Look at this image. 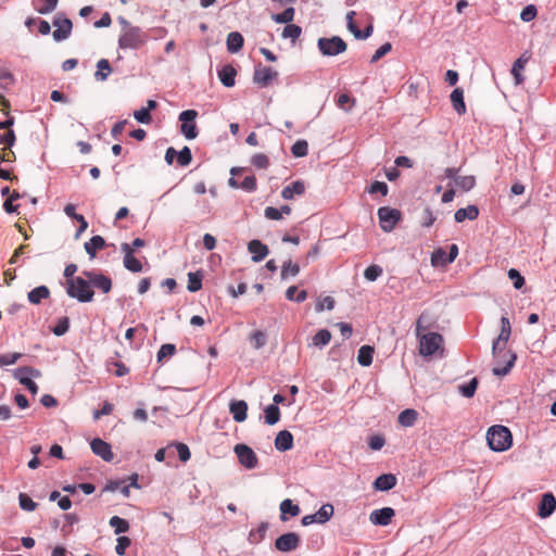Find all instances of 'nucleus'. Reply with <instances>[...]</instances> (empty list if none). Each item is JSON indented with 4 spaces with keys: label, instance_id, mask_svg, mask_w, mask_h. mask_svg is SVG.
<instances>
[{
    "label": "nucleus",
    "instance_id": "obj_1",
    "mask_svg": "<svg viewBox=\"0 0 556 556\" xmlns=\"http://www.w3.org/2000/svg\"><path fill=\"white\" fill-rule=\"evenodd\" d=\"M492 355L496 363L492 372L498 377L506 376L511 370L517 359V355L513 351L507 350L506 344L498 342H493Z\"/></svg>",
    "mask_w": 556,
    "mask_h": 556
},
{
    "label": "nucleus",
    "instance_id": "obj_2",
    "mask_svg": "<svg viewBox=\"0 0 556 556\" xmlns=\"http://www.w3.org/2000/svg\"><path fill=\"white\" fill-rule=\"evenodd\" d=\"M489 447L494 452L507 451L513 444L510 430L502 425H494L486 432Z\"/></svg>",
    "mask_w": 556,
    "mask_h": 556
},
{
    "label": "nucleus",
    "instance_id": "obj_3",
    "mask_svg": "<svg viewBox=\"0 0 556 556\" xmlns=\"http://www.w3.org/2000/svg\"><path fill=\"white\" fill-rule=\"evenodd\" d=\"M66 293L81 303L91 302L94 295L90 281L83 277L66 280Z\"/></svg>",
    "mask_w": 556,
    "mask_h": 556
},
{
    "label": "nucleus",
    "instance_id": "obj_4",
    "mask_svg": "<svg viewBox=\"0 0 556 556\" xmlns=\"http://www.w3.org/2000/svg\"><path fill=\"white\" fill-rule=\"evenodd\" d=\"M148 40L147 34L138 26L122 31L118 38L119 49H140Z\"/></svg>",
    "mask_w": 556,
    "mask_h": 556
},
{
    "label": "nucleus",
    "instance_id": "obj_5",
    "mask_svg": "<svg viewBox=\"0 0 556 556\" xmlns=\"http://www.w3.org/2000/svg\"><path fill=\"white\" fill-rule=\"evenodd\" d=\"M319 52L324 56H336L346 51V42L339 36L321 37L317 40Z\"/></svg>",
    "mask_w": 556,
    "mask_h": 556
},
{
    "label": "nucleus",
    "instance_id": "obj_6",
    "mask_svg": "<svg viewBox=\"0 0 556 556\" xmlns=\"http://www.w3.org/2000/svg\"><path fill=\"white\" fill-rule=\"evenodd\" d=\"M13 376L21 384L25 386L31 394L35 395L38 393L39 388L33 381L31 377L39 378L41 376L39 369L30 366L20 367L14 370Z\"/></svg>",
    "mask_w": 556,
    "mask_h": 556
},
{
    "label": "nucleus",
    "instance_id": "obj_7",
    "mask_svg": "<svg viewBox=\"0 0 556 556\" xmlns=\"http://www.w3.org/2000/svg\"><path fill=\"white\" fill-rule=\"evenodd\" d=\"M377 214L380 228L386 232L392 231L402 217V213L397 208L389 206L379 207Z\"/></svg>",
    "mask_w": 556,
    "mask_h": 556
},
{
    "label": "nucleus",
    "instance_id": "obj_8",
    "mask_svg": "<svg viewBox=\"0 0 556 556\" xmlns=\"http://www.w3.org/2000/svg\"><path fill=\"white\" fill-rule=\"evenodd\" d=\"M419 353L422 356L433 355L443 342V337L438 332H428L419 337Z\"/></svg>",
    "mask_w": 556,
    "mask_h": 556
},
{
    "label": "nucleus",
    "instance_id": "obj_9",
    "mask_svg": "<svg viewBox=\"0 0 556 556\" xmlns=\"http://www.w3.org/2000/svg\"><path fill=\"white\" fill-rule=\"evenodd\" d=\"M198 112L195 110H185L179 114L178 119L181 122L180 131L189 140L198 136L195 118Z\"/></svg>",
    "mask_w": 556,
    "mask_h": 556
},
{
    "label": "nucleus",
    "instance_id": "obj_10",
    "mask_svg": "<svg viewBox=\"0 0 556 556\" xmlns=\"http://www.w3.org/2000/svg\"><path fill=\"white\" fill-rule=\"evenodd\" d=\"M55 28L52 36L55 41H63L71 36L73 23L63 13H58L52 21Z\"/></svg>",
    "mask_w": 556,
    "mask_h": 556
},
{
    "label": "nucleus",
    "instance_id": "obj_11",
    "mask_svg": "<svg viewBox=\"0 0 556 556\" xmlns=\"http://www.w3.org/2000/svg\"><path fill=\"white\" fill-rule=\"evenodd\" d=\"M239 463L247 469H254L258 465L255 452L245 444H237L233 448Z\"/></svg>",
    "mask_w": 556,
    "mask_h": 556
},
{
    "label": "nucleus",
    "instance_id": "obj_12",
    "mask_svg": "<svg viewBox=\"0 0 556 556\" xmlns=\"http://www.w3.org/2000/svg\"><path fill=\"white\" fill-rule=\"evenodd\" d=\"M301 544V536L295 532L283 533L275 541V548L281 553L295 551Z\"/></svg>",
    "mask_w": 556,
    "mask_h": 556
},
{
    "label": "nucleus",
    "instance_id": "obj_13",
    "mask_svg": "<svg viewBox=\"0 0 556 556\" xmlns=\"http://www.w3.org/2000/svg\"><path fill=\"white\" fill-rule=\"evenodd\" d=\"M278 72L269 66H262L258 64L254 68L253 81L261 88L268 87L274 79H277Z\"/></svg>",
    "mask_w": 556,
    "mask_h": 556
},
{
    "label": "nucleus",
    "instance_id": "obj_14",
    "mask_svg": "<svg viewBox=\"0 0 556 556\" xmlns=\"http://www.w3.org/2000/svg\"><path fill=\"white\" fill-rule=\"evenodd\" d=\"M83 275L90 281L92 287L101 290L103 293H109L112 289V279L102 274L92 270H84Z\"/></svg>",
    "mask_w": 556,
    "mask_h": 556
},
{
    "label": "nucleus",
    "instance_id": "obj_15",
    "mask_svg": "<svg viewBox=\"0 0 556 556\" xmlns=\"http://www.w3.org/2000/svg\"><path fill=\"white\" fill-rule=\"evenodd\" d=\"M121 250L124 253V267L131 273L142 271V263L137 257H135L134 249L131 248V245L129 243L124 242L121 244Z\"/></svg>",
    "mask_w": 556,
    "mask_h": 556
},
{
    "label": "nucleus",
    "instance_id": "obj_16",
    "mask_svg": "<svg viewBox=\"0 0 556 556\" xmlns=\"http://www.w3.org/2000/svg\"><path fill=\"white\" fill-rule=\"evenodd\" d=\"M395 516V510L391 507L375 509L369 515V520L375 526H388Z\"/></svg>",
    "mask_w": 556,
    "mask_h": 556
},
{
    "label": "nucleus",
    "instance_id": "obj_17",
    "mask_svg": "<svg viewBox=\"0 0 556 556\" xmlns=\"http://www.w3.org/2000/svg\"><path fill=\"white\" fill-rule=\"evenodd\" d=\"M91 451L97 456H100L104 462H112L114 454L111 445L100 438H96L90 443Z\"/></svg>",
    "mask_w": 556,
    "mask_h": 556
},
{
    "label": "nucleus",
    "instance_id": "obj_18",
    "mask_svg": "<svg viewBox=\"0 0 556 556\" xmlns=\"http://www.w3.org/2000/svg\"><path fill=\"white\" fill-rule=\"evenodd\" d=\"M248 251L252 254L251 260L254 263H260L269 254L268 247L258 239H253L248 243Z\"/></svg>",
    "mask_w": 556,
    "mask_h": 556
},
{
    "label": "nucleus",
    "instance_id": "obj_19",
    "mask_svg": "<svg viewBox=\"0 0 556 556\" xmlns=\"http://www.w3.org/2000/svg\"><path fill=\"white\" fill-rule=\"evenodd\" d=\"M556 509V498L552 493L543 494L539 504L538 515L541 518L549 517Z\"/></svg>",
    "mask_w": 556,
    "mask_h": 556
},
{
    "label": "nucleus",
    "instance_id": "obj_20",
    "mask_svg": "<svg viewBox=\"0 0 556 556\" xmlns=\"http://www.w3.org/2000/svg\"><path fill=\"white\" fill-rule=\"evenodd\" d=\"M229 410L236 422H243L248 417V403L243 400H232Z\"/></svg>",
    "mask_w": 556,
    "mask_h": 556
},
{
    "label": "nucleus",
    "instance_id": "obj_21",
    "mask_svg": "<svg viewBox=\"0 0 556 556\" xmlns=\"http://www.w3.org/2000/svg\"><path fill=\"white\" fill-rule=\"evenodd\" d=\"M217 75H218V78H219L220 83L225 87L231 88V87L235 86V84H236V76H237V70L235 68L233 65L226 64V65L222 66L217 71Z\"/></svg>",
    "mask_w": 556,
    "mask_h": 556
},
{
    "label": "nucleus",
    "instance_id": "obj_22",
    "mask_svg": "<svg viewBox=\"0 0 556 556\" xmlns=\"http://www.w3.org/2000/svg\"><path fill=\"white\" fill-rule=\"evenodd\" d=\"M108 247L106 241L102 236H93L89 239V241L85 242L84 248L86 253L92 260L97 256V252Z\"/></svg>",
    "mask_w": 556,
    "mask_h": 556
},
{
    "label": "nucleus",
    "instance_id": "obj_23",
    "mask_svg": "<svg viewBox=\"0 0 556 556\" xmlns=\"http://www.w3.org/2000/svg\"><path fill=\"white\" fill-rule=\"evenodd\" d=\"M64 213L68 217L77 220L78 223H81V226H78V228L75 232V239H78L80 237V235L88 228V223H87L86 218L81 214L76 213V206L72 203H68L65 205Z\"/></svg>",
    "mask_w": 556,
    "mask_h": 556
},
{
    "label": "nucleus",
    "instance_id": "obj_24",
    "mask_svg": "<svg viewBox=\"0 0 556 556\" xmlns=\"http://www.w3.org/2000/svg\"><path fill=\"white\" fill-rule=\"evenodd\" d=\"M396 477L393 473H383L376 478L374 481V489L377 491L386 492L396 485Z\"/></svg>",
    "mask_w": 556,
    "mask_h": 556
},
{
    "label": "nucleus",
    "instance_id": "obj_25",
    "mask_svg": "<svg viewBox=\"0 0 556 556\" xmlns=\"http://www.w3.org/2000/svg\"><path fill=\"white\" fill-rule=\"evenodd\" d=\"M275 447L279 452H287L293 447V435L288 430H281L278 432L275 439Z\"/></svg>",
    "mask_w": 556,
    "mask_h": 556
},
{
    "label": "nucleus",
    "instance_id": "obj_26",
    "mask_svg": "<svg viewBox=\"0 0 556 556\" xmlns=\"http://www.w3.org/2000/svg\"><path fill=\"white\" fill-rule=\"evenodd\" d=\"M280 520L287 521L288 515L291 517H296L300 515L301 509L298 504H294L292 500L286 498L280 503Z\"/></svg>",
    "mask_w": 556,
    "mask_h": 556
},
{
    "label": "nucleus",
    "instance_id": "obj_27",
    "mask_svg": "<svg viewBox=\"0 0 556 556\" xmlns=\"http://www.w3.org/2000/svg\"><path fill=\"white\" fill-rule=\"evenodd\" d=\"M479 216V208L475 204H470L467 207L458 208L454 214L456 223H463L465 219L475 220Z\"/></svg>",
    "mask_w": 556,
    "mask_h": 556
},
{
    "label": "nucleus",
    "instance_id": "obj_28",
    "mask_svg": "<svg viewBox=\"0 0 556 556\" xmlns=\"http://www.w3.org/2000/svg\"><path fill=\"white\" fill-rule=\"evenodd\" d=\"M304 192V182L302 180H295L282 189L281 197L285 200H291L294 198V195H302Z\"/></svg>",
    "mask_w": 556,
    "mask_h": 556
},
{
    "label": "nucleus",
    "instance_id": "obj_29",
    "mask_svg": "<svg viewBox=\"0 0 556 556\" xmlns=\"http://www.w3.org/2000/svg\"><path fill=\"white\" fill-rule=\"evenodd\" d=\"M451 103L453 109L456 111L458 115H464L466 113V104L464 101V90L459 87L455 88L451 96Z\"/></svg>",
    "mask_w": 556,
    "mask_h": 556
},
{
    "label": "nucleus",
    "instance_id": "obj_30",
    "mask_svg": "<svg viewBox=\"0 0 556 556\" xmlns=\"http://www.w3.org/2000/svg\"><path fill=\"white\" fill-rule=\"evenodd\" d=\"M50 298V290L47 286H39L30 290L27 299L31 304L38 305L42 300Z\"/></svg>",
    "mask_w": 556,
    "mask_h": 556
},
{
    "label": "nucleus",
    "instance_id": "obj_31",
    "mask_svg": "<svg viewBox=\"0 0 556 556\" xmlns=\"http://www.w3.org/2000/svg\"><path fill=\"white\" fill-rule=\"evenodd\" d=\"M244 43L243 36L239 31H231L227 36V50L230 53H237L239 52Z\"/></svg>",
    "mask_w": 556,
    "mask_h": 556
},
{
    "label": "nucleus",
    "instance_id": "obj_32",
    "mask_svg": "<svg viewBox=\"0 0 556 556\" xmlns=\"http://www.w3.org/2000/svg\"><path fill=\"white\" fill-rule=\"evenodd\" d=\"M375 349L370 345H362L357 353V362L363 367H368L372 364Z\"/></svg>",
    "mask_w": 556,
    "mask_h": 556
},
{
    "label": "nucleus",
    "instance_id": "obj_33",
    "mask_svg": "<svg viewBox=\"0 0 556 556\" xmlns=\"http://www.w3.org/2000/svg\"><path fill=\"white\" fill-rule=\"evenodd\" d=\"M418 418V413L413 408H406L399 414L397 421L403 427H412Z\"/></svg>",
    "mask_w": 556,
    "mask_h": 556
},
{
    "label": "nucleus",
    "instance_id": "obj_34",
    "mask_svg": "<svg viewBox=\"0 0 556 556\" xmlns=\"http://www.w3.org/2000/svg\"><path fill=\"white\" fill-rule=\"evenodd\" d=\"M511 334V326L509 318L507 316H502L501 318V332L498 337L493 342L504 343L506 344Z\"/></svg>",
    "mask_w": 556,
    "mask_h": 556
},
{
    "label": "nucleus",
    "instance_id": "obj_35",
    "mask_svg": "<svg viewBox=\"0 0 556 556\" xmlns=\"http://www.w3.org/2000/svg\"><path fill=\"white\" fill-rule=\"evenodd\" d=\"M334 508L331 504H324L315 514L316 522L324 525L333 516Z\"/></svg>",
    "mask_w": 556,
    "mask_h": 556
},
{
    "label": "nucleus",
    "instance_id": "obj_36",
    "mask_svg": "<svg viewBox=\"0 0 556 556\" xmlns=\"http://www.w3.org/2000/svg\"><path fill=\"white\" fill-rule=\"evenodd\" d=\"M268 522L263 521L258 525L256 529H253L249 533V542L251 544H258L265 538V534L268 530Z\"/></svg>",
    "mask_w": 556,
    "mask_h": 556
},
{
    "label": "nucleus",
    "instance_id": "obj_37",
    "mask_svg": "<svg viewBox=\"0 0 556 556\" xmlns=\"http://www.w3.org/2000/svg\"><path fill=\"white\" fill-rule=\"evenodd\" d=\"M265 424L276 425L280 420V409L277 405L270 404L264 409Z\"/></svg>",
    "mask_w": 556,
    "mask_h": 556
},
{
    "label": "nucleus",
    "instance_id": "obj_38",
    "mask_svg": "<svg viewBox=\"0 0 556 556\" xmlns=\"http://www.w3.org/2000/svg\"><path fill=\"white\" fill-rule=\"evenodd\" d=\"M98 71L94 73L97 80L104 81L112 72L110 62L106 59H101L97 63Z\"/></svg>",
    "mask_w": 556,
    "mask_h": 556
},
{
    "label": "nucleus",
    "instance_id": "obj_39",
    "mask_svg": "<svg viewBox=\"0 0 556 556\" xmlns=\"http://www.w3.org/2000/svg\"><path fill=\"white\" fill-rule=\"evenodd\" d=\"M300 265L296 264V263H292L291 260L289 261H286L282 266H281V279L282 280H286L288 279L290 276L291 277H295L299 275L300 273Z\"/></svg>",
    "mask_w": 556,
    "mask_h": 556
},
{
    "label": "nucleus",
    "instance_id": "obj_40",
    "mask_svg": "<svg viewBox=\"0 0 556 556\" xmlns=\"http://www.w3.org/2000/svg\"><path fill=\"white\" fill-rule=\"evenodd\" d=\"M295 10L293 7H288L283 12L273 14L271 18L277 24H291L294 18Z\"/></svg>",
    "mask_w": 556,
    "mask_h": 556
},
{
    "label": "nucleus",
    "instance_id": "obj_41",
    "mask_svg": "<svg viewBox=\"0 0 556 556\" xmlns=\"http://www.w3.org/2000/svg\"><path fill=\"white\" fill-rule=\"evenodd\" d=\"M330 340H331V332L328 329H320L313 337L312 343L314 346L321 349L325 345H327L330 342Z\"/></svg>",
    "mask_w": 556,
    "mask_h": 556
},
{
    "label": "nucleus",
    "instance_id": "obj_42",
    "mask_svg": "<svg viewBox=\"0 0 556 556\" xmlns=\"http://www.w3.org/2000/svg\"><path fill=\"white\" fill-rule=\"evenodd\" d=\"M203 275L201 271H194L188 274V286L187 289L190 292H197L202 288Z\"/></svg>",
    "mask_w": 556,
    "mask_h": 556
},
{
    "label": "nucleus",
    "instance_id": "obj_43",
    "mask_svg": "<svg viewBox=\"0 0 556 556\" xmlns=\"http://www.w3.org/2000/svg\"><path fill=\"white\" fill-rule=\"evenodd\" d=\"M478 384V378L475 377L469 382L458 386V391L464 397L470 399L475 395Z\"/></svg>",
    "mask_w": 556,
    "mask_h": 556
},
{
    "label": "nucleus",
    "instance_id": "obj_44",
    "mask_svg": "<svg viewBox=\"0 0 556 556\" xmlns=\"http://www.w3.org/2000/svg\"><path fill=\"white\" fill-rule=\"evenodd\" d=\"M250 342L255 350H260L266 345L267 334L262 330H255L250 334Z\"/></svg>",
    "mask_w": 556,
    "mask_h": 556
},
{
    "label": "nucleus",
    "instance_id": "obj_45",
    "mask_svg": "<svg viewBox=\"0 0 556 556\" xmlns=\"http://www.w3.org/2000/svg\"><path fill=\"white\" fill-rule=\"evenodd\" d=\"M109 523L114 528L116 534L125 533L129 530V522L118 516H113Z\"/></svg>",
    "mask_w": 556,
    "mask_h": 556
},
{
    "label": "nucleus",
    "instance_id": "obj_46",
    "mask_svg": "<svg viewBox=\"0 0 556 556\" xmlns=\"http://www.w3.org/2000/svg\"><path fill=\"white\" fill-rule=\"evenodd\" d=\"M291 153L294 157H304L308 153V143L304 139L296 140L291 147Z\"/></svg>",
    "mask_w": 556,
    "mask_h": 556
},
{
    "label": "nucleus",
    "instance_id": "obj_47",
    "mask_svg": "<svg viewBox=\"0 0 556 556\" xmlns=\"http://www.w3.org/2000/svg\"><path fill=\"white\" fill-rule=\"evenodd\" d=\"M431 326V318L428 313H421L416 320V336L419 337L422 331L429 329Z\"/></svg>",
    "mask_w": 556,
    "mask_h": 556
},
{
    "label": "nucleus",
    "instance_id": "obj_48",
    "mask_svg": "<svg viewBox=\"0 0 556 556\" xmlns=\"http://www.w3.org/2000/svg\"><path fill=\"white\" fill-rule=\"evenodd\" d=\"M447 253L442 249H437L431 255V264L433 266H446L450 262L446 261Z\"/></svg>",
    "mask_w": 556,
    "mask_h": 556
},
{
    "label": "nucleus",
    "instance_id": "obj_49",
    "mask_svg": "<svg viewBox=\"0 0 556 556\" xmlns=\"http://www.w3.org/2000/svg\"><path fill=\"white\" fill-rule=\"evenodd\" d=\"M302 34V28L295 24H288L282 30L283 38H290L292 41L296 40Z\"/></svg>",
    "mask_w": 556,
    "mask_h": 556
},
{
    "label": "nucleus",
    "instance_id": "obj_50",
    "mask_svg": "<svg viewBox=\"0 0 556 556\" xmlns=\"http://www.w3.org/2000/svg\"><path fill=\"white\" fill-rule=\"evenodd\" d=\"M456 186L464 191H470L476 186V178L472 175L459 176L456 178Z\"/></svg>",
    "mask_w": 556,
    "mask_h": 556
},
{
    "label": "nucleus",
    "instance_id": "obj_51",
    "mask_svg": "<svg viewBox=\"0 0 556 556\" xmlns=\"http://www.w3.org/2000/svg\"><path fill=\"white\" fill-rule=\"evenodd\" d=\"M526 62H527V60H523L521 56L513 65L511 74H513V76L515 78V83L517 85L523 83V80H525V77L521 75L520 72H521V70H523Z\"/></svg>",
    "mask_w": 556,
    "mask_h": 556
},
{
    "label": "nucleus",
    "instance_id": "obj_52",
    "mask_svg": "<svg viewBox=\"0 0 556 556\" xmlns=\"http://www.w3.org/2000/svg\"><path fill=\"white\" fill-rule=\"evenodd\" d=\"M70 329V318L64 316L59 318L56 325L52 328V332L56 337H61L65 334Z\"/></svg>",
    "mask_w": 556,
    "mask_h": 556
},
{
    "label": "nucleus",
    "instance_id": "obj_53",
    "mask_svg": "<svg viewBox=\"0 0 556 556\" xmlns=\"http://www.w3.org/2000/svg\"><path fill=\"white\" fill-rule=\"evenodd\" d=\"M192 161V153L189 147H184L179 152L177 151V163L179 166H188Z\"/></svg>",
    "mask_w": 556,
    "mask_h": 556
},
{
    "label": "nucleus",
    "instance_id": "obj_54",
    "mask_svg": "<svg viewBox=\"0 0 556 556\" xmlns=\"http://www.w3.org/2000/svg\"><path fill=\"white\" fill-rule=\"evenodd\" d=\"M382 267L379 265H370L364 271V277L368 281H375L382 275Z\"/></svg>",
    "mask_w": 556,
    "mask_h": 556
},
{
    "label": "nucleus",
    "instance_id": "obj_55",
    "mask_svg": "<svg viewBox=\"0 0 556 556\" xmlns=\"http://www.w3.org/2000/svg\"><path fill=\"white\" fill-rule=\"evenodd\" d=\"M251 164L256 168L266 169L269 166V159L264 153H257L251 157Z\"/></svg>",
    "mask_w": 556,
    "mask_h": 556
},
{
    "label": "nucleus",
    "instance_id": "obj_56",
    "mask_svg": "<svg viewBox=\"0 0 556 556\" xmlns=\"http://www.w3.org/2000/svg\"><path fill=\"white\" fill-rule=\"evenodd\" d=\"M20 507L26 511H33L37 507V503L34 502L27 494L21 493L18 496Z\"/></svg>",
    "mask_w": 556,
    "mask_h": 556
},
{
    "label": "nucleus",
    "instance_id": "obj_57",
    "mask_svg": "<svg viewBox=\"0 0 556 556\" xmlns=\"http://www.w3.org/2000/svg\"><path fill=\"white\" fill-rule=\"evenodd\" d=\"M41 5L36 8V11L40 14H49L54 11L58 7L59 0H40Z\"/></svg>",
    "mask_w": 556,
    "mask_h": 556
},
{
    "label": "nucleus",
    "instance_id": "obj_58",
    "mask_svg": "<svg viewBox=\"0 0 556 556\" xmlns=\"http://www.w3.org/2000/svg\"><path fill=\"white\" fill-rule=\"evenodd\" d=\"M239 188L247 192H254L257 188V181L254 175L247 176L240 184Z\"/></svg>",
    "mask_w": 556,
    "mask_h": 556
},
{
    "label": "nucleus",
    "instance_id": "obj_59",
    "mask_svg": "<svg viewBox=\"0 0 556 556\" xmlns=\"http://www.w3.org/2000/svg\"><path fill=\"white\" fill-rule=\"evenodd\" d=\"M339 108L350 111L355 105V99L351 98L348 93H340L337 99Z\"/></svg>",
    "mask_w": 556,
    "mask_h": 556
},
{
    "label": "nucleus",
    "instance_id": "obj_60",
    "mask_svg": "<svg viewBox=\"0 0 556 556\" xmlns=\"http://www.w3.org/2000/svg\"><path fill=\"white\" fill-rule=\"evenodd\" d=\"M23 356L22 353L14 352V353H8V354H1L0 355V367H4L8 365L15 364L21 357Z\"/></svg>",
    "mask_w": 556,
    "mask_h": 556
},
{
    "label": "nucleus",
    "instance_id": "obj_61",
    "mask_svg": "<svg viewBox=\"0 0 556 556\" xmlns=\"http://www.w3.org/2000/svg\"><path fill=\"white\" fill-rule=\"evenodd\" d=\"M176 353V346L170 343L163 344L157 352V362H162L165 357L173 356Z\"/></svg>",
    "mask_w": 556,
    "mask_h": 556
},
{
    "label": "nucleus",
    "instance_id": "obj_62",
    "mask_svg": "<svg viewBox=\"0 0 556 556\" xmlns=\"http://www.w3.org/2000/svg\"><path fill=\"white\" fill-rule=\"evenodd\" d=\"M536 14H538L536 7L534 4H528L527 7H525L522 9L520 18L523 22H531L532 20L535 18Z\"/></svg>",
    "mask_w": 556,
    "mask_h": 556
},
{
    "label": "nucleus",
    "instance_id": "obj_63",
    "mask_svg": "<svg viewBox=\"0 0 556 556\" xmlns=\"http://www.w3.org/2000/svg\"><path fill=\"white\" fill-rule=\"evenodd\" d=\"M175 447L177 450L178 457L182 463H186L190 459L191 452L187 444L177 442V443H175Z\"/></svg>",
    "mask_w": 556,
    "mask_h": 556
},
{
    "label": "nucleus",
    "instance_id": "obj_64",
    "mask_svg": "<svg viewBox=\"0 0 556 556\" xmlns=\"http://www.w3.org/2000/svg\"><path fill=\"white\" fill-rule=\"evenodd\" d=\"M508 277L513 281V285L516 289L519 290L525 286V278L520 275V273L517 269H509Z\"/></svg>",
    "mask_w": 556,
    "mask_h": 556
}]
</instances>
